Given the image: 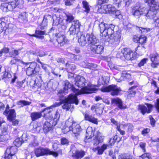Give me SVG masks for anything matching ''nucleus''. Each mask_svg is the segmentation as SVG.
<instances>
[{"instance_id": "f257e3e1", "label": "nucleus", "mask_w": 159, "mask_h": 159, "mask_svg": "<svg viewBox=\"0 0 159 159\" xmlns=\"http://www.w3.org/2000/svg\"><path fill=\"white\" fill-rule=\"evenodd\" d=\"M99 26L102 36H104V39H106V41L112 44H116V43L118 42L120 36L118 34L114 33L115 26L114 25H110L108 26H106L104 22H102L99 24Z\"/></svg>"}, {"instance_id": "f03ea898", "label": "nucleus", "mask_w": 159, "mask_h": 159, "mask_svg": "<svg viewBox=\"0 0 159 159\" xmlns=\"http://www.w3.org/2000/svg\"><path fill=\"white\" fill-rule=\"evenodd\" d=\"M23 0H14L8 3H3L0 6V9L4 12L12 11L16 7L19 8L23 7Z\"/></svg>"}, {"instance_id": "7ed1b4c3", "label": "nucleus", "mask_w": 159, "mask_h": 159, "mask_svg": "<svg viewBox=\"0 0 159 159\" xmlns=\"http://www.w3.org/2000/svg\"><path fill=\"white\" fill-rule=\"evenodd\" d=\"M77 95L75 94H71L67 98L61 100L62 104H63L62 108L64 109L68 110L71 106V103H74L77 105L78 104L79 101L77 99Z\"/></svg>"}, {"instance_id": "20e7f679", "label": "nucleus", "mask_w": 159, "mask_h": 159, "mask_svg": "<svg viewBox=\"0 0 159 159\" xmlns=\"http://www.w3.org/2000/svg\"><path fill=\"white\" fill-rule=\"evenodd\" d=\"M96 87V85L89 83L86 86L82 88L81 90L76 88H73V90L74 92L78 96L81 94H90L95 93L97 90Z\"/></svg>"}, {"instance_id": "39448f33", "label": "nucleus", "mask_w": 159, "mask_h": 159, "mask_svg": "<svg viewBox=\"0 0 159 159\" xmlns=\"http://www.w3.org/2000/svg\"><path fill=\"white\" fill-rule=\"evenodd\" d=\"M148 9L143 6H134L132 7L131 13L135 17L139 18L141 15L146 16Z\"/></svg>"}, {"instance_id": "423d86ee", "label": "nucleus", "mask_w": 159, "mask_h": 159, "mask_svg": "<svg viewBox=\"0 0 159 159\" xmlns=\"http://www.w3.org/2000/svg\"><path fill=\"white\" fill-rule=\"evenodd\" d=\"M34 153L37 157L48 155H52L55 157L58 156L57 152L51 151L48 148H44L41 147L36 148L34 150Z\"/></svg>"}, {"instance_id": "0eeeda50", "label": "nucleus", "mask_w": 159, "mask_h": 159, "mask_svg": "<svg viewBox=\"0 0 159 159\" xmlns=\"http://www.w3.org/2000/svg\"><path fill=\"white\" fill-rule=\"evenodd\" d=\"M101 91L103 92H110L111 95L116 96L118 94L121 90L120 87L116 85L112 84L107 87H103L101 89Z\"/></svg>"}, {"instance_id": "6e6552de", "label": "nucleus", "mask_w": 159, "mask_h": 159, "mask_svg": "<svg viewBox=\"0 0 159 159\" xmlns=\"http://www.w3.org/2000/svg\"><path fill=\"white\" fill-rule=\"evenodd\" d=\"M158 9L159 3L151 6L149 9L148 10L146 16L148 19H154L156 18L157 10Z\"/></svg>"}, {"instance_id": "1a4fd4ad", "label": "nucleus", "mask_w": 159, "mask_h": 159, "mask_svg": "<svg viewBox=\"0 0 159 159\" xmlns=\"http://www.w3.org/2000/svg\"><path fill=\"white\" fill-rule=\"evenodd\" d=\"M81 25L78 20H75L72 22L71 26L69 29L70 35H75L80 31Z\"/></svg>"}, {"instance_id": "9d476101", "label": "nucleus", "mask_w": 159, "mask_h": 159, "mask_svg": "<svg viewBox=\"0 0 159 159\" xmlns=\"http://www.w3.org/2000/svg\"><path fill=\"white\" fill-rule=\"evenodd\" d=\"M72 157L75 159H80L83 157L85 154V152L82 150H78L74 146H72L71 149Z\"/></svg>"}, {"instance_id": "9b49d317", "label": "nucleus", "mask_w": 159, "mask_h": 159, "mask_svg": "<svg viewBox=\"0 0 159 159\" xmlns=\"http://www.w3.org/2000/svg\"><path fill=\"white\" fill-rule=\"evenodd\" d=\"M121 52L126 60H133L136 58V54L129 48H124L121 51Z\"/></svg>"}, {"instance_id": "f8f14e48", "label": "nucleus", "mask_w": 159, "mask_h": 159, "mask_svg": "<svg viewBox=\"0 0 159 159\" xmlns=\"http://www.w3.org/2000/svg\"><path fill=\"white\" fill-rule=\"evenodd\" d=\"M17 149L15 147H8L5 153L4 157H2L1 159H11L12 156L16 153Z\"/></svg>"}, {"instance_id": "ddd939ff", "label": "nucleus", "mask_w": 159, "mask_h": 159, "mask_svg": "<svg viewBox=\"0 0 159 159\" xmlns=\"http://www.w3.org/2000/svg\"><path fill=\"white\" fill-rule=\"evenodd\" d=\"M103 46L100 44L99 42L98 43L92 46L90 49L92 51L97 54H101L103 51Z\"/></svg>"}, {"instance_id": "4468645a", "label": "nucleus", "mask_w": 159, "mask_h": 159, "mask_svg": "<svg viewBox=\"0 0 159 159\" xmlns=\"http://www.w3.org/2000/svg\"><path fill=\"white\" fill-rule=\"evenodd\" d=\"M87 38H88V44H89L90 47L92 46L97 44L99 42L98 39L92 34H87Z\"/></svg>"}, {"instance_id": "2eb2a0df", "label": "nucleus", "mask_w": 159, "mask_h": 159, "mask_svg": "<svg viewBox=\"0 0 159 159\" xmlns=\"http://www.w3.org/2000/svg\"><path fill=\"white\" fill-rule=\"evenodd\" d=\"M146 105L147 107L144 105H139V110L143 115L146 113H150L152 107L151 104L148 103H146Z\"/></svg>"}, {"instance_id": "dca6fc26", "label": "nucleus", "mask_w": 159, "mask_h": 159, "mask_svg": "<svg viewBox=\"0 0 159 159\" xmlns=\"http://www.w3.org/2000/svg\"><path fill=\"white\" fill-rule=\"evenodd\" d=\"M150 58L152 62L151 66L153 67H155L156 65L159 64V56L157 53L152 54L150 55Z\"/></svg>"}, {"instance_id": "f3484780", "label": "nucleus", "mask_w": 159, "mask_h": 159, "mask_svg": "<svg viewBox=\"0 0 159 159\" xmlns=\"http://www.w3.org/2000/svg\"><path fill=\"white\" fill-rule=\"evenodd\" d=\"M85 79L83 76H78L75 79V85L79 88L84 87L86 82Z\"/></svg>"}, {"instance_id": "a211bd4d", "label": "nucleus", "mask_w": 159, "mask_h": 159, "mask_svg": "<svg viewBox=\"0 0 159 159\" xmlns=\"http://www.w3.org/2000/svg\"><path fill=\"white\" fill-rule=\"evenodd\" d=\"M72 127L73 132L75 134V137H77L80 135L82 131L80 125L79 124L74 123L72 124Z\"/></svg>"}, {"instance_id": "6ab92c4d", "label": "nucleus", "mask_w": 159, "mask_h": 159, "mask_svg": "<svg viewBox=\"0 0 159 159\" xmlns=\"http://www.w3.org/2000/svg\"><path fill=\"white\" fill-rule=\"evenodd\" d=\"M36 64L34 63H31L26 70V74L30 76L37 72L36 70Z\"/></svg>"}, {"instance_id": "aec40b11", "label": "nucleus", "mask_w": 159, "mask_h": 159, "mask_svg": "<svg viewBox=\"0 0 159 159\" xmlns=\"http://www.w3.org/2000/svg\"><path fill=\"white\" fill-rule=\"evenodd\" d=\"M86 134L85 139V141L86 142H88L90 141L91 138L94 135L92 127H88L86 130Z\"/></svg>"}, {"instance_id": "412c9836", "label": "nucleus", "mask_w": 159, "mask_h": 159, "mask_svg": "<svg viewBox=\"0 0 159 159\" xmlns=\"http://www.w3.org/2000/svg\"><path fill=\"white\" fill-rule=\"evenodd\" d=\"M112 104L116 105L120 109H125V107L123 106V102L121 100L118 98H113L111 100Z\"/></svg>"}, {"instance_id": "4be33fe9", "label": "nucleus", "mask_w": 159, "mask_h": 159, "mask_svg": "<svg viewBox=\"0 0 159 159\" xmlns=\"http://www.w3.org/2000/svg\"><path fill=\"white\" fill-rule=\"evenodd\" d=\"M78 42L79 44L82 46H84L88 44V38L87 34L81 35L80 38H79Z\"/></svg>"}, {"instance_id": "5701e85b", "label": "nucleus", "mask_w": 159, "mask_h": 159, "mask_svg": "<svg viewBox=\"0 0 159 159\" xmlns=\"http://www.w3.org/2000/svg\"><path fill=\"white\" fill-rule=\"evenodd\" d=\"M133 40L134 42L139 43L142 45L146 43L147 38L145 36H141L138 37L136 36H134L133 38Z\"/></svg>"}, {"instance_id": "b1692460", "label": "nucleus", "mask_w": 159, "mask_h": 159, "mask_svg": "<svg viewBox=\"0 0 159 159\" xmlns=\"http://www.w3.org/2000/svg\"><path fill=\"white\" fill-rule=\"evenodd\" d=\"M5 122L3 119L0 117V135L4 134L7 131V128L6 125H1L2 124H5Z\"/></svg>"}, {"instance_id": "393cba45", "label": "nucleus", "mask_w": 159, "mask_h": 159, "mask_svg": "<svg viewBox=\"0 0 159 159\" xmlns=\"http://www.w3.org/2000/svg\"><path fill=\"white\" fill-rule=\"evenodd\" d=\"M18 20L21 22H26L28 21L27 16L25 12L20 13L18 16Z\"/></svg>"}, {"instance_id": "a878e982", "label": "nucleus", "mask_w": 159, "mask_h": 159, "mask_svg": "<svg viewBox=\"0 0 159 159\" xmlns=\"http://www.w3.org/2000/svg\"><path fill=\"white\" fill-rule=\"evenodd\" d=\"M111 5H104L102 6L100 8L98 9V11L102 13H108L109 10L110 9Z\"/></svg>"}, {"instance_id": "bb28decb", "label": "nucleus", "mask_w": 159, "mask_h": 159, "mask_svg": "<svg viewBox=\"0 0 159 159\" xmlns=\"http://www.w3.org/2000/svg\"><path fill=\"white\" fill-rule=\"evenodd\" d=\"M52 129V127L48 121L46 122L43 125V130L44 132L47 133Z\"/></svg>"}, {"instance_id": "cd10ccee", "label": "nucleus", "mask_w": 159, "mask_h": 159, "mask_svg": "<svg viewBox=\"0 0 159 159\" xmlns=\"http://www.w3.org/2000/svg\"><path fill=\"white\" fill-rule=\"evenodd\" d=\"M118 159H135L134 156L131 154L125 153L121 154L118 157Z\"/></svg>"}, {"instance_id": "c85d7f7f", "label": "nucleus", "mask_w": 159, "mask_h": 159, "mask_svg": "<svg viewBox=\"0 0 159 159\" xmlns=\"http://www.w3.org/2000/svg\"><path fill=\"white\" fill-rule=\"evenodd\" d=\"M71 88V89L72 91L74 93H75L74 92L73 89V88H75L74 87H73L71 84H70L69 82L68 81L66 80L64 82V92L65 93L67 92V90L69 89H70Z\"/></svg>"}, {"instance_id": "c756f323", "label": "nucleus", "mask_w": 159, "mask_h": 159, "mask_svg": "<svg viewBox=\"0 0 159 159\" xmlns=\"http://www.w3.org/2000/svg\"><path fill=\"white\" fill-rule=\"evenodd\" d=\"M42 116L41 112H35L32 113L30 114V117L33 121H34L39 118Z\"/></svg>"}, {"instance_id": "7c9ffc66", "label": "nucleus", "mask_w": 159, "mask_h": 159, "mask_svg": "<svg viewBox=\"0 0 159 159\" xmlns=\"http://www.w3.org/2000/svg\"><path fill=\"white\" fill-rule=\"evenodd\" d=\"M108 146V145L107 144H104L101 147H98L96 149L98 151V154L99 155L102 154L104 151L107 148Z\"/></svg>"}, {"instance_id": "2f4dec72", "label": "nucleus", "mask_w": 159, "mask_h": 159, "mask_svg": "<svg viewBox=\"0 0 159 159\" xmlns=\"http://www.w3.org/2000/svg\"><path fill=\"white\" fill-rule=\"evenodd\" d=\"M108 81V77L105 76H102L99 79L98 83L99 85H104Z\"/></svg>"}, {"instance_id": "473e14b6", "label": "nucleus", "mask_w": 159, "mask_h": 159, "mask_svg": "<svg viewBox=\"0 0 159 159\" xmlns=\"http://www.w3.org/2000/svg\"><path fill=\"white\" fill-rule=\"evenodd\" d=\"M35 34H33L32 36H35L37 38L42 39L43 38L44 36L43 35L45 34V32L41 30H36L35 32Z\"/></svg>"}, {"instance_id": "72a5a7b5", "label": "nucleus", "mask_w": 159, "mask_h": 159, "mask_svg": "<svg viewBox=\"0 0 159 159\" xmlns=\"http://www.w3.org/2000/svg\"><path fill=\"white\" fill-rule=\"evenodd\" d=\"M104 108V106L103 104H100L99 105L96 107L95 111L97 114L100 115L102 113Z\"/></svg>"}, {"instance_id": "f704fd0d", "label": "nucleus", "mask_w": 159, "mask_h": 159, "mask_svg": "<svg viewBox=\"0 0 159 159\" xmlns=\"http://www.w3.org/2000/svg\"><path fill=\"white\" fill-rule=\"evenodd\" d=\"M135 51L136 53H138L139 54L142 55L145 52V48L142 45L139 46L136 48Z\"/></svg>"}, {"instance_id": "c9c22d12", "label": "nucleus", "mask_w": 159, "mask_h": 159, "mask_svg": "<svg viewBox=\"0 0 159 159\" xmlns=\"http://www.w3.org/2000/svg\"><path fill=\"white\" fill-rule=\"evenodd\" d=\"M9 114L7 117V119L9 120H12V118H14L16 116L15 111L14 109H11L8 112Z\"/></svg>"}, {"instance_id": "e433bc0d", "label": "nucleus", "mask_w": 159, "mask_h": 159, "mask_svg": "<svg viewBox=\"0 0 159 159\" xmlns=\"http://www.w3.org/2000/svg\"><path fill=\"white\" fill-rule=\"evenodd\" d=\"M64 13L67 17V18L66 20V22L67 23L72 22V21L74 18L73 16L69 12H66Z\"/></svg>"}, {"instance_id": "4c0bfd02", "label": "nucleus", "mask_w": 159, "mask_h": 159, "mask_svg": "<svg viewBox=\"0 0 159 159\" xmlns=\"http://www.w3.org/2000/svg\"><path fill=\"white\" fill-rule=\"evenodd\" d=\"M58 36L57 37V40L58 43H62L63 42H65V36L64 35H61L60 33L58 34Z\"/></svg>"}, {"instance_id": "58836bf2", "label": "nucleus", "mask_w": 159, "mask_h": 159, "mask_svg": "<svg viewBox=\"0 0 159 159\" xmlns=\"http://www.w3.org/2000/svg\"><path fill=\"white\" fill-rule=\"evenodd\" d=\"M25 81V80H23L22 81H17L16 83V86L18 89H23L25 87V85L24 84Z\"/></svg>"}, {"instance_id": "ea45409f", "label": "nucleus", "mask_w": 159, "mask_h": 159, "mask_svg": "<svg viewBox=\"0 0 159 159\" xmlns=\"http://www.w3.org/2000/svg\"><path fill=\"white\" fill-rule=\"evenodd\" d=\"M30 102L28 101L25 100L19 101L17 102V105L20 106V107H23L24 106L30 105Z\"/></svg>"}, {"instance_id": "a19ab883", "label": "nucleus", "mask_w": 159, "mask_h": 159, "mask_svg": "<svg viewBox=\"0 0 159 159\" xmlns=\"http://www.w3.org/2000/svg\"><path fill=\"white\" fill-rule=\"evenodd\" d=\"M20 49L13 50L9 53L10 56L11 57H15L16 56L18 55L20 53Z\"/></svg>"}, {"instance_id": "79ce46f5", "label": "nucleus", "mask_w": 159, "mask_h": 159, "mask_svg": "<svg viewBox=\"0 0 159 159\" xmlns=\"http://www.w3.org/2000/svg\"><path fill=\"white\" fill-rule=\"evenodd\" d=\"M22 143V139L21 138L16 139L13 142L14 145L17 147L20 146Z\"/></svg>"}, {"instance_id": "37998d69", "label": "nucleus", "mask_w": 159, "mask_h": 159, "mask_svg": "<svg viewBox=\"0 0 159 159\" xmlns=\"http://www.w3.org/2000/svg\"><path fill=\"white\" fill-rule=\"evenodd\" d=\"M83 7L85 9L84 11L87 13H89L90 10V8L89 4L88 2L85 1H84L82 2Z\"/></svg>"}, {"instance_id": "c03bdc74", "label": "nucleus", "mask_w": 159, "mask_h": 159, "mask_svg": "<svg viewBox=\"0 0 159 159\" xmlns=\"http://www.w3.org/2000/svg\"><path fill=\"white\" fill-rule=\"evenodd\" d=\"M124 77L125 79H129L131 77V75L127 73H124L122 74L121 77L119 79H116V80L117 82H120L123 80V78Z\"/></svg>"}, {"instance_id": "a18cd8bd", "label": "nucleus", "mask_w": 159, "mask_h": 159, "mask_svg": "<svg viewBox=\"0 0 159 159\" xmlns=\"http://www.w3.org/2000/svg\"><path fill=\"white\" fill-rule=\"evenodd\" d=\"M52 19L53 20V24L54 25H57L59 24V17H57L55 15L52 16Z\"/></svg>"}, {"instance_id": "49530a36", "label": "nucleus", "mask_w": 159, "mask_h": 159, "mask_svg": "<svg viewBox=\"0 0 159 159\" xmlns=\"http://www.w3.org/2000/svg\"><path fill=\"white\" fill-rule=\"evenodd\" d=\"M66 67L69 70H73L75 69V66L74 64H69L67 63L66 64Z\"/></svg>"}, {"instance_id": "de8ad7c7", "label": "nucleus", "mask_w": 159, "mask_h": 159, "mask_svg": "<svg viewBox=\"0 0 159 159\" xmlns=\"http://www.w3.org/2000/svg\"><path fill=\"white\" fill-rule=\"evenodd\" d=\"M148 59L147 58H144L141 60L140 62L138 63V66L139 67H141L146 64L148 61Z\"/></svg>"}, {"instance_id": "09e8293b", "label": "nucleus", "mask_w": 159, "mask_h": 159, "mask_svg": "<svg viewBox=\"0 0 159 159\" xmlns=\"http://www.w3.org/2000/svg\"><path fill=\"white\" fill-rule=\"evenodd\" d=\"M3 70L4 71L3 72V74L2 75L3 78H10L11 76V74L8 72H6L4 68H3Z\"/></svg>"}, {"instance_id": "8fccbe9b", "label": "nucleus", "mask_w": 159, "mask_h": 159, "mask_svg": "<svg viewBox=\"0 0 159 159\" xmlns=\"http://www.w3.org/2000/svg\"><path fill=\"white\" fill-rule=\"evenodd\" d=\"M61 0H55L54 1H52L48 0L47 2V4L48 5L50 4H59Z\"/></svg>"}, {"instance_id": "3c124183", "label": "nucleus", "mask_w": 159, "mask_h": 159, "mask_svg": "<svg viewBox=\"0 0 159 159\" xmlns=\"http://www.w3.org/2000/svg\"><path fill=\"white\" fill-rule=\"evenodd\" d=\"M144 1L148 3L149 5L151 6L153 5L156 4L157 3H159V2H156L154 0H144Z\"/></svg>"}, {"instance_id": "603ef678", "label": "nucleus", "mask_w": 159, "mask_h": 159, "mask_svg": "<svg viewBox=\"0 0 159 159\" xmlns=\"http://www.w3.org/2000/svg\"><path fill=\"white\" fill-rule=\"evenodd\" d=\"M150 154L149 153H146L143 154L140 159H150Z\"/></svg>"}, {"instance_id": "864d4df0", "label": "nucleus", "mask_w": 159, "mask_h": 159, "mask_svg": "<svg viewBox=\"0 0 159 159\" xmlns=\"http://www.w3.org/2000/svg\"><path fill=\"white\" fill-rule=\"evenodd\" d=\"M57 120L54 118L51 119L48 122L50 123V124L52 125V127L53 128V126H54L56 125L57 124Z\"/></svg>"}, {"instance_id": "5fc2aeb1", "label": "nucleus", "mask_w": 159, "mask_h": 159, "mask_svg": "<svg viewBox=\"0 0 159 159\" xmlns=\"http://www.w3.org/2000/svg\"><path fill=\"white\" fill-rule=\"evenodd\" d=\"M87 66L89 69L93 70L97 67V65L93 63H89L87 65Z\"/></svg>"}, {"instance_id": "6e6d98bb", "label": "nucleus", "mask_w": 159, "mask_h": 159, "mask_svg": "<svg viewBox=\"0 0 159 159\" xmlns=\"http://www.w3.org/2000/svg\"><path fill=\"white\" fill-rule=\"evenodd\" d=\"M125 126L128 127L127 131L128 132L131 133L133 131L134 126L131 124H128Z\"/></svg>"}, {"instance_id": "4d7b16f0", "label": "nucleus", "mask_w": 159, "mask_h": 159, "mask_svg": "<svg viewBox=\"0 0 159 159\" xmlns=\"http://www.w3.org/2000/svg\"><path fill=\"white\" fill-rule=\"evenodd\" d=\"M5 19L4 18H2L0 19V27L2 28L3 27H4L6 24L5 22Z\"/></svg>"}, {"instance_id": "13d9d810", "label": "nucleus", "mask_w": 159, "mask_h": 159, "mask_svg": "<svg viewBox=\"0 0 159 159\" xmlns=\"http://www.w3.org/2000/svg\"><path fill=\"white\" fill-rule=\"evenodd\" d=\"M41 84L40 83H35L33 87V89L35 90H38V89L41 87Z\"/></svg>"}, {"instance_id": "bf43d9fd", "label": "nucleus", "mask_w": 159, "mask_h": 159, "mask_svg": "<svg viewBox=\"0 0 159 159\" xmlns=\"http://www.w3.org/2000/svg\"><path fill=\"white\" fill-rule=\"evenodd\" d=\"M8 135H5L4 134L0 135V142H2L8 139Z\"/></svg>"}, {"instance_id": "052dcab7", "label": "nucleus", "mask_w": 159, "mask_h": 159, "mask_svg": "<svg viewBox=\"0 0 159 159\" xmlns=\"http://www.w3.org/2000/svg\"><path fill=\"white\" fill-rule=\"evenodd\" d=\"M95 137L97 139L100 143H102L103 141L104 137V136L100 134H98V135Z\"/></svg>"}, {"instance_id": "680f3d73", "label": "nucleus", "mask_w": 159, "mask_h": 159, "mask_svg": "<svg viewBox=\"0 0 159 159\" xmlns=\"http://www.w3.org/2000/svg\"><path fill=\"white\" fill-rule=\"evenodd\" d=\"M153 19L155 26L156 27H159V16L157 18L156 17Z\"/></svg>"}, {"instance_id": "e2e57ef3", "label": "nucleus", "mask_w": 159, "mask_h": 159, "mask_svg": "<svg viewBox=\"0 0 159 159\" xmlns=\"http://www.w3.org/2000/svg\"><path fill=\"white\" fill-rule=\"evenodd\" d=\"M19 62L20 63H23V61L19 59H14L11 61L10 63L11 65L16 64V62Z\"/></svg>"}, {"instance_id": "0e129e2a", "label": "nucleus", "mask_w": 159, "mask_h": 159, "mask_svg": "<svg viewBox=\"0 0 159 159\" xmlns=\"http://www.w3.org/2000/svg\"><path fill=\"white\" fill-rule=\"evenodd\" d=\"M73 124V123H72L71 120H66V127H72L71 126H72Z\"/></svg>"}, {"instance_id": "69168bd1", "label": "nucleus", "mask_w": 159, "mask_h": 159, "mask_svg": "<svg viewBox=\"0 0 159 159\" xmlns=\"http://www.w3.org/2000/svg\"><path fill=\"white\" fill-rule=\"evenodd\" d=\"M72 127H66L65 128L62 130V131L64 133H66L71 130H72Z\"/></svg>"}, {"instance_id": "338daca9", "label": "nucleus", "mask_w": 159, "mask_h": 159, "mask_svg": "<svg viewBox=\"0 0 159 159\" xmlns=\"http://www.w3.org/2000/svg\"><path fill=\"white\" fill-rule=\"evenodd\" d=\"M149 118L151 125L153 127L154 126L155 123V120L152 118V116H150Z\"/></svg>"}, {"instance_id": "774afa93", "label": "nucleus", "mask_w": 159, "mask_h": 159, "mask_svg": "<svg viewBox=\"0 0 159 159\" xmlns=\"http://www.w3.org/2000/svg\"><path fill=\"white\" fill-rule=\"evenodd\" d=\"M93 145L94 146H97L100 143L98 141V140L95 137L93 140Z\"/></svg>"}]
</instances>
